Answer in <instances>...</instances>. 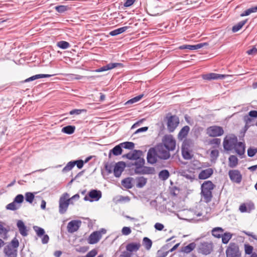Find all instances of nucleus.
I'll use <instances>...</instances> for the list:
<instances>
[{
  "label": "nucleus",
  "instance_id": "obj_10",
  "mask_svg": "<svg viewBox=\"0 0 257 257\" xmlns=\"http://www.w3.org/2000/svg\"><path fill=\"white\" fill-rule=\"evenodd\" d=\"M33 229L36 232L37 235L39 237H42V243L46 244L49 242V237L47 234H45V230L38 226H34Z\"/></svg>",
  "mask_w": 257,
  "mask_h": 257
},
{
  "label": "nucleus",
  "instance_id": "obj_24",
  "mask_svg": "<svg viewBox=\"0 0 257 257\" xmlns=\"http://www.w3.org/2000/svg\"><path fill=\"white\" fill-rule=\"evenodd\" d=\"M233 149L235 150V152L238 155L241 156L244 154L245 146L242 143L238 142Z\"/></svg>",
  "mask_w": 257,
  "mask_h": 257
},
{
  "label": "nucleus",
  "instance_id": "obj_14",
  "mask_svg": "<svg viewBox=\"0 0 257 257\" xmlns=\"http://www.w3.org/2000/svg\"><path fill=\"white\" fill-rule=\"evenodd\" d=\"M158 154L154 148H150L147 153V159L149 163L154 164L157 161Z\"/></svg>",
  "mask_w": 257,
  "mask_h": 257
},
{
  "label": "nucleus",
  "instance_id": "obj_13",
  "mask_svg": "<svg viewBox=\"0 0 257 257\" xmlns=\"http://www.w3.org/2000/svg\"><path fill=\"white\" fill-rule=\"evenodd\" d=\"M88 195L91 199H89L87 196H85L84 198L85 201H97L101 197V192L99 190H92L89 192Z\"/></svg>",
  "mask_w": 257,
  "mask_h": 257
},
{
  "label": "nucleus",
  "instance_id": "obj_35",
  "mask_svg": "<svg viewBox=\"0 0 257 257\" xmlns=\"http://www.w3.org/2000/svg\"><path fill=\"white\" fill-rule=\"evenodd\" d=\"M238 159L234 155H231L228 159V165L230 168H234L238 164Z\"/></svg>",
  "mask_w": 257,
  "mask_h": 257
},
{
  "label": "nucleus",
  "instance_id": "obj_33",
  "mask_svg": "<svg viewBox=\"0 0 257 257\" xmlns=\"http://www.w3.org/2000/svg\"><path fill=\"white\" fill-rule=\"evenodd\" d=\"M133 178L128 177L121 181V185L126 189H131L133 187Z\"/></svg>",
  "mask_w": 257,
  "mask_h": 257
},
{
  "label": "nucleus",
  "instance_id": "obj_51",
  "mask_svg": "<svg viewBox=\"0 0 257 257\" xmlns=\"http://www.w3.org/2000/svg\"><path fill=\"white\" fill-rule=\"evenodd\" d=\"M182 154L184 159L186 160H189L191 158V156L190 153L188 151L186 150L184 148H182Z\"/></svg>",
  "mask_w": 257,
  "mask_h": 257
},
{
  "label": "nucleus",
  "instance_id": "obj_41",
  "mask_svg": "<svg viewBox=\"0 0 257 257\" xmlns=\"http://www.w3.org/2000/svg\"><path fill=\"white\" fill-rule=\"evenodd\" d=\"M247 20L242 21L241 22H239L238 23H237L236 25L233 26L232 28V31L233 32H236L238 31L239 30L241 29V28L245 25V24L246 23Z\"/></svg>",
  "mask_w": 257,
  "mask_h": 257
},
{
  "label": "nucleus",
  "instance_id": "obj_54",
  "mask_svg": "<svg viewBox=\"0 0 257 257\" xmlns=\"http://www.w3.org/2000/svg\"><path fill=\"white\" fill-rule=\"evenodd\" d=\"M219 155V152L217 150H212L210 153L211 161H214L217 159Z\"/></svg>",
  "mask_w": 257,
  "mask_h": 257
},
{
  "label": "nucleus",
  "instance_id": "obj_29",
  "mask_svg": "<svg viewBox=\"0 0 257 257\" xmlns=\"http://www.w3.org/2000/svg\"><path fill=\"white\" fill-rule=\"evenodd\" d=\"M247 207L245 204H241L239 208V210L241 212H250L251 210L254 209L253 204H248Z\"/></svg>",
  "mask_w": 257,
  "mask_h": 257
},
{
  "label": "nucleus",
  "instance_id": "obj_27",
  "mask_svg": "<svg viewBox=\"0 0 257 257\" xmlns=\"http://www.w3.org/2000/svg\"><path fill=\"white\" fill-rule=\"evenodd\" d=\"M201 194L202 199L205 202L208 203L211 201L212 198V191L201 190Z\"/></svg>",
  "mask_w": 257,
  "mask_h": 257
},
{
  "label": "nucleus",
  "instance_id": "obj_1",
  "mask_svg": "<svg viewBox=\"0 0 257 257\" xmlns=\"http://www.w3.org/2000/svg\"><path fill=\"white\" fill-rule=\"evenodd\" d=\"M19 245L18 239L15 237L10 243L6 245L4 249V252L7 257H17V248Z\"/></svg>",
  "mask_w": 257,
  "mask_h": 257
},
{
  "label": "nucleus",
  "instance_id": "obj_19",
  "mask_svg": "<svg viewBox=\"0 0 257 257\" xmlns=\"http://www.w3.org/2000/svg\"><path fill=\"white\" fill-rule=\"evenodd\" d=\"M225 77V75L219 74L214 73H210L202 75V78L204 80H211L215 79H222Z\"/></svg>",
  "mask_w": 257,
  "mask_h": 257
},
{
  "label": "nucleus",
  "instance_id": "obj_60",
  "mask_svg": "<svg viewBox=\"0 0 257 257\" xmlns=\"http://www.w3.org/2000/svg\"><path fill=\"white\" fill-rule=\"evenodd\" d=\"M97 254V251L95 249H93L88 252L86 257H94Z\"/></svg>",
  "mask_w": 257,
  "mask_h": 257
},
{
  "label": "nucleus",
  "instance_id": "obj_28",
  "mask_svg": "<svg viewBox=\"0 0 257 257\" xmlns=\"http://www.w3.org/2000/svg\"><path fill=\"white\" fill-rule=\"evenodd\" d=\"M141 246L140 243L133 242L127 244L126 249L130 252L136 251L138 250Z\"/></svg>",
  "mask_w": 257,
  "mask_h": 257
},
{
  "label": "nucleus",
  "instance_id": "obj_63",
  "mask_svg": "<svg viewBox=\"0 0 257 257\" xmlns=\"http://www.w3.org/2000/svg\"><path fill=\"white\" fill-rule=\"evenodd\" d=\"M247 53L248 55H255L257 54V49L255 47H253L251 49L248 50L247 51Z\"/></svg>",
  "mask_w": 257,
  "mask_h": 257
},
{
  "label": "nucleus",
  "instance_id": "obj_2",
  "mask_svg": "<svg viewBox=\"0 0 257 257\" xmlns=\"http://www.w3.org/2000/svg\"><path fill=\"white\" fill-rule=\"evenodd\" d=\"M69 195L67 193H64L60 197L59 200V212L60 214H64L70 204H73L71 202V199H69Z\"/></svg>",
  "mask_w": 257,
  "mask_h": 257
},
{
  "label": "nucleus",
  "instance_id": "obj_20",
  "mask_svg": "<svg viewBox=\"0 0 257 257\" xmlns=\"http://www.w3.org/2000/svg\"><path fill=\"white\" fill-rule=\"evenodd\" d=\"M213 173V170L212 168H207L202 170L198 175L200 179H206L209 178Z\"/></svg>",
  "mask_w": 257,
  "mask_h": 257
},
{
  "label": "nucleus",
  "instance_id": "obj_58",
  "mask_svg": "<svg viewBox=\"0 0 257 257\" xmlns=\"http://www.w3.org/2000/svg\"><path fill=\"white\" fill-rule=\"evenodd\" d=\"M245 252L246 254H250L252 253L253 247L252 246L248 244H245L244 246Z\"/></svg>",
  "mask_w": 257,
  "mask_h": 257
},
{
  "label": "nucleus",
  "instance_id": "obj_5",
  "mask_svg": "<svg viewBox=\"0 0 257 257\" xmlns=\"http://www.w3.org/2000/svg\"><path fill=\"white\" fill-rule=\"evenodd\" d=\"M106 233V230L102 228L100 230L93 232L89 236L87 241L90 244L97 243L102 237V234Z\"/></svg>",
  "mask_w": 257,
  "mask_h": 257
},
{
  "label": "nucleus",
  "instance_id": "obj_7",
  "mask_svg": "<svg viewBox=\"0 0 257 257\" xmlns=\"http://www.w3.org/2000/svg\"><path fill=\"white\" fill-rule=\"evenodd\" d=\"M158 157L161 159L167 160L170 157V151H168L161 144L158 145L156 148Z\"/></svg>",
  "mask_w": 257,
  "mask_h": 257
},
{
  "label": "nucleus",
  "instance_id": "obj_30",
  "mask_svg": "<svg viewBox=\"0 0 257 257\" xmlns=\"http://www.w3.org/2000/svg\"><path fill=\"white\" fill-rule=\"evenodd\" d=\"M136 187L141 188L146 185L147 182V179L144 177H139L136 178Z\"/></svg>",
  "mask_w": 257,
  "mask_h": 257
},
{
  "label": "nucleus",
  "instance_id": "obj_18",
  "mask_svg": "<svg viewBox=\"0 0 257 257\" xmlns=\"http://www.w3.org/2000/svg\"><path fill=\"white\" fill-rule=\"evenodd\" d=\"M17 226L20 233L23 236H26L28 234V230L24 222L22 220H18L17 222Z\"/></svg>",
  "mask_w": 257,
  "mask_h": 257
},
{
  "label": "nucleus",
  "instance_id": "obj_8",
  "mask_svg": "<svg viewBox=\"0 0 257 257\" xmlns=\"http://www.w3.org/2000/svg\"><path fill=\"white\" fill-rule=\"evenodd\" d=\"M213 250V243L211 242H203L198 247V252L204 255L210 254Z\"/></svg>",
  "mask_w": 257,
  "mask_h": 257
},
{
  "label": "nucleus",
  "instance_id": "obj_21",
  "mask_svg": "<svg viewBox=\"0 0 257 257\" xmlns=\"http://www.w3.org/2000/svg\"><path fill=\"white\" fill-rule=\"evenodd\" d=\"M119 65H121V64L118 63H109L105 66H104L100 68L96 69L95 71L96 72H103L108 70L112 69Z\"/></svg>",
  "mask_w": 257,
  "mask_h": 257
},
{
  "label": "nucleus",
  "instance_id": "obj_47",
  "mask_svg": "<svg viewBox=\"0 0 257 257\" xmlns=\"http://www.w3.org/2000/svg\"><path fill=\"white\" fill-rule=\"evenodd\" d=\"M75 166V164L73 161H70L68 162L65 167L63 168L62 170L63 173H66L70 170H71Z\"/></svg>",
  "mask_w": 257,
  "mask_h": 257
},
{
  "label": "nucleus",
  "instance_id": "obj_43",
  "mask_svg": "<svg viewBox=\"0 0 257 257\" xmlns=\"http://www.w3.org/2000/svg\"><path fill=\"white\" fill-rule=\"evenodd\" d=\"M143 244L147 250H150L152 245V241L149 238L145 237L143 238Z\"/></svg>",
  "mask_w": 257,
  "mask_h": 257
},
{
  "label": "nucleus",
  "instance_id": "obj_6",
  "mask_svg": "<svg viewBox=\"0 0 257 257\" xmlns=\"http://www.w3.org/2000/svg\"><path fill=\"white\" fill-rule=\"evenodd\" d=\"M226 254L227 257H240L241 252L238 245L235 243H230L226 250Z\"/></svg>",
  "mask_w": 257,
  "mask_h": 257
},
{
  "label": "nucleus",
  "instance_id": "obj_42",
  "mask_svg": "<svg viewBox=\"0 0 257 257\" xmlns=\"http://www.w3.org/2000/svg\"><path fill=\"white\" fill-rule=\"evenodd\" d=\"M257 12V6L255 7H251L246 10H245L243 13L240 14L241 17H244L249 15L250 14L253 13Z\"/></svg>",
  "mask_w": 257,
  "mask_h": 257
},
{
  "label": "nucleus",
  "instance_id": "obj_55",
  "mask_svg": "<svg viewBox=\"0 0 257 257\" xmlns=\"http://www.w3.org/2000/svg\"><path fill=\"white\" fill-rule=\"evenodd\" d=\"M257 153L256 148H249L247 150V155L250 157H253Z\"/></svg>",
  "mask_w": 257,
  "mask_h": 257
},
{
  "label": "nucleus",
  "instance_id": "obj_37",
  "mask_svg": "<svg viewBox=\"0 0 257 257\" xmlns=\"http://www.w3.org/2000/svg\"><path fill=\"white\" fill-rule=\"evenodd\" d=\"M196 247V244L194 242L189 243L188 245L182 247V251L186 253L191 252Z\"/></svg>",
  "mask_w": 257,
  "mask_h": 257
},
{
  "label": "nucleus",
  "instance_id": "obj_57",
  "mask_svg": "<svg viewBox=\"0 0 257 257\" xmlns=\"http://www.w3.org/2000/svg\"><path fill=\"white\" fill-rule=\"evenodd\" d=\"M132 232L131 229L129 227H123L121 230V233L124 235H128Z\"/></svg>",
  "mask_w": 257,
  "mask_h": 257
},
{
  "label": "nucleus",
  "instance_id": "obj_9",
  "mask_svg": "<svg viewBox=\"0 0 257 257\" xmlns=\"http://www.w3.org/2000/svg\"><path fill=\"white\" fill-rule=\"evenodd\" d=\"M207 134L210 137H219L223 134L224 131L222 127L213 125L207 128Z\"/></svg>",
  "mask_w": 257,
  "mask_h": 257
},
{
  "label": "nucleus",
  "instance_id": "obj_25",
  "mask_svg": "<svg viewBox=\"0 0 257 257\" xmlns=\"http://www.w3.org/2000/svg\"><path fill=\"white\" fill-rule=\"evenodd\" d=\"M214 185L210 181H205L201 185V190L212 191L214 189Z\"/></svg>",
  "mask_w": 257,
  "mask_h": 257
},
{
  "label": "nucleus",
  "instance_id": "obj_32",
  "mask_svg": "<svg viewBox=\"0 0 257 257\" xmlns=\"http://www.w3.org/2000/svg\"><path fill=\"white\" fill-rule=\"evenodd\" d=\"M54 75H49V74H37L34 76H32L25 80V82H27L31 81H33L36 80L37 79L42 78H47L50 77Z\"/></svg>",
  "mask_w": 257,
  "mask_h": 257
},
{
  "label": "nucleus",
  "instance_id": "obj_62",
  "mask_svg": "<svg viewBox=\"0 0 257 257\" xmlns=\"http://www.w3.org/2000/svg\"><path fill=\"white\" fill-rule=\"evenodd\" d=\"M243 120L245 122V123H246L247 124H250L253 119L251 118V117L249 116L248 115H245L243 117Z\"/></svg>",
  "mask_w": 257,
  "mask_h": 257
},
{
  "label": "nucleus",
  "instance_id": "obj_61",
  "mask_svg": "<svg viewBox=\"0 0 257 257\" xmlns=\"http://www.w3.org/2000/svg\"><path fill=\"white\" fill-rule=\"evenodd\" d=\"M84 111V109H75L71 110L69 112L70 114L71 115H78L80 114L82 111Z\"/></svg>",
  "mask_w": 257,
  "mask_h": 257
},
{
  "label": "nucleus",
  "instance_id": "obj_26",
  "mask_svg": "<svg viewBox=\"0 0 257 257\" xmlns=\"http://www.w3.org/2000/svg\"><path fill=\"white\" fill-rule=\"evenodd\" d=\"M189 131L190 127L188 125L184 126L179 132L178 138L180 140H182L187 137Z\"/></svg>",
  "mask_w": 257,
  "mask_h": 257
},
{
  "label": "nucleus",
  "instance_id": "obj_64",
  "mask_svg": "<svg viewBox=\"0 0 257 257\" xmlns=\"http://www.w3.org/2000/svg\"><path fill=\"white\" fill-rule=\"evenodd\" d=\"M248 115L251 117L257 118V111L251 110L248 112Z\"/></svg>",
  "mask_w": 257,
  "mask_h": 257
},
{
  "label": "nucleus",
  "instance_id": "obj_56",
  "mask_svg": "<svg viewBox=\"0 0 257 257\" xmlns=\"http://www.w3.org/2000/svg\"><path fill=\"white\" fill-rule=\"evenodd\" d=\"M68 7L66 6H58L55 7V10L59 13H63L67 10Z\"/></svg>",
  "mask_w": 257,
  "mask_h": 257
},
{
  "label": "nucleus",
  "instance_id": "obj_52",
  "mask_svg": "<svg viewBox=\"0 0 257 257\" xmlns=\"http://www.w3.org/2000/svg\"><path fill=\"white\" fill-rule=\"evenodd\" d=\"M8 231L9 230L6 228L4 227L2 224H0V235L2 237H6Z\"/></svg>",
  "mask_w": 257,
  "mask_h": 257
},
{
  "label": "nucleus",
  "instance_id": "obj_48",
  "mask_svg": "<svg viewBox=\"0 0 257 257\" xmlns=\"http://www.w3.org/2000/svg\"><path fill=\"white\" fill-rule=\"evenodd\" d=\"M122 148L132 150L135 147L134 143L130 142H126L120 144Z\"/></svg>",
  "mask_w": 257,
  "mask_h": 257
},
{
  "label": "nucleus",
  "instance_id": "obj_45",
  "mask_svg": "<svg viewBox=\"0 0 257 257\" xmlns=\"http://www.w3.org/2000/svg\"><path fill=\"white\" fill-rule=\"evenodd\" d=\"M121 148L122 147L120 144L117 145L110 150V152H111L115 156L119 155L122 153Z\"/></svg>",
  "mask_w": 257,
  "mask_h": 257
},
{
  "label": "nucleus",
  "instance_id": "obj_23",
  "mask_svg": "<svg viewBox=\"0 0 257 257\" xmlns=\"http://www.w3.org/2000/svg\"><path fill=\"white\" fill-rule=\"evenodd\" d=\"M206 43H200L197 45H183L180 46V49H189V50H197L201 48L203 46L206 45Z\"/></svg>",
  "mask_w": 257,
  "mask_h": 257
},
{
  "label": "nucleus",
  "instance_id": "obj_44",
  "mask_svg": "<svg viewBox=\"0 0 257 257\" xmlns=\"http://www.w3.org/2000/svg\"><path fill=\"white\" fill-rule=\"evenodd\" d=\"M35 194H36V192H26L25 193V199L26 201L29 203H32L35 198Z\"/></svg>",
  "mask_w": 257,
  "mask_h": 257
},
{
  "label": "nucleus",
  "instance_id": "obj_31",
  "mask_svg": "<svg viewBox=\"0 0 257 257\" xmlns=\"http://www.w3.org/2000/svg\"><path fill=\"white\" fill-rule=\"evenodd\" d=\"M145 164V160L143 158L139 157V159H137L136 160V162L134 164L135 166V172L136 173L138 170H140V169L144 166Z\"/></svg>",
  "mask_w": 257,
  "mask_h": 257
},
{
  "label": "nucleus",
  "instance_id": "obj_53",
  "mask_svg": "<svg viewBox=\"0 0 257 257\" xmlns=\"http://www.w3.org/2000/svg\"><path fill=\"white\" fill-rule=\"evenodd\" d=\"M24 198L22 194H18L14 199V201L17 204H21L24 201Z\"/></svg>",
  "mask_w": 257,
  "mask_h": 257
},
{
  "label": "nucleus",
  "instance_id": "obj_36",
  "mask_svg": "<svg viewBox=\"0 0 257 257\" xmlns=\"http://www.w3.org/2000/svg\"><path fill=\"white\" fill-rule=\"evenodd\" d=\"M128 28L129 27L127 26H125V27L118 28L117 29H115L114 30L111 31L109 33V34L112 36H116L118 34L123 33L124 32L126 31L128 29Z\"/></svg>",
  "mask_w": 257,
  "mask_h": 257
},
{
  "label": "nucleus",
  "instance_id": "obj_15",
  "mask_svg": "<svg viewBox=\"0 0 257 257\" xmlns=\"http://www.w3.org/2000/svg\"><path fill=\"white\" fill-rule=\"evenodd\" d=\"M228 175L230 180L234 182L239 183L241 181L242 176L238 170H230L228 172Z\"/></svg>",
  "mask_w": 257,
  "mask_h": 257
},
{
  "label": "nucleus",
  "instance_id": "obj_46",
  "mask_svg": "<svg viewBox=\"0 0 257 257\" xmlns=\"http://www.w3.org/2000/svg\"><path fill=\"white\" fill-rule=\"evenodd\" d=\"M20 207V205H18L14 201H13V202L8 204L6 206L7 209L13 210V211L16 210L18 209Z\"/></svg>",
  "mask_w": 257,
  "mask_h": 257
},
{
  "label": "nucleus",
  "instance_id": "obj_59",
  "mask_svg": "<svg viewBox=\"0 0 257 257\" xmlns=\"http://www.w3.org/2000/svg\"><path fill=\"white\" fill-rule=\"evenodd\" d=\"M75 165H76L78 169H81L84 165V161L82 160L73 161Z\"/></svg>",
  "mask_w": 257,
  "mask_h": 257
},
{
  "label": "nucleus",
  "instance_id": "obj_16",
  "mask_svg": "<svg viewBox=\"0 0 257 257\" xmlns=\"http://www.w3.org/2000/svg\"><path fill=\"white\" fill-rule=\"evenodd\" d=\"M125 167V164L123 162H119L115 164L113 168V174L115 177H119Z\"/></svg>",
  "mask_w": 257,
  "mask_h": 257
},
{
  "label": "nucleus",
  "instance_id": "obj_49",
  "mask_svg": "<svg viewBox=\"0 0 257 257\" xmlns=\"http://www.w3.org/2000/svg\"><path fill=\"white\" fill-rule=\"evenodd\" d=\"M57 46L62 49H66L70 47V44L68 42L64 41H61L58 42L57 44Z\"/></svg>",
  "mask_w": 257,
  "mask_h": 257
},
{
  "label": "nucleus",
  "instance_id": "obj_11",
  "mask_svg": "<svg viewBox=\"0 0 257 257\" xmlns=\"http://www.w3.org/2000/svg\"><path fill=\"white\" fill-rule=\"evenodd\" d=\"M179 122V118L175 115H172L168 118L167 127L170 132H173Z\"/></svg>",
  "mask_w": 257,
  "mask_h": 257
},
{
  "label": "nucleus",
  "instance_id": "obj_22",
  "mask_svg": "<svg viewBox=\"0 0 257 257\" xmlns=\"http://www.w3.org/2000/svg\"><path fill=\"white\" fill-rule=\"evenodd\" d=\"M141 152L138 150H134L132 152L127 153L126 155H123V157H126L129 160H136L140 157V154Z\"/></svg>",
  "mask_w": 257,
  "mask_h": 257
},
{
  "label": "nucleus",
  "instance_id": "obj_38",
  "mask_svg": "<svg viewBox=\"0 0 257 257\" xmlns=\"http://www.w3.org/2000/svg\"><path fill=\"white\" fill-rule=\"evenodd\" d=\"M159 178L163 181L166 180L170 176V173L167 170H163L159 173Z\"/></svg>",
  "mask_w": 257,
  "mask_h": 257
},
{
  "label": "nucleus",
  "instance_id": "obj_3",
  "mask_svg": "<svg viewBox=\"0 0 257 257\" xmlns=\"http://www.w3.org/2000/svg\"><path fill=\"white\" fill-rule=\"evenodd\" d=\"M162 141L161 144L168 151H173L175 150L176 142L175 139L172 135H168L164 136Z\"/></svg>",
  "mask_w": 257,
  "mask_h": 257
},
{
  "label": "nucleus",
  "instance_id": "obj_40",
  "mask_svg": "<svg viewBox=\"0 0 257 257\" xmlns=\"http://www.w3.org/2000/svg\"><path fill=\"white\" fill-rule=\"evenodd\" d=\"M232 234L230 232H225L223 233L222 235L221 236L222 238V242L224 244H227L229 240L232 237Z\"/></svg>",
  "mask_w": 257,
  "mask_h": 257
},
{
  "label": "nucleus",
  "instance_id": "obj_34",
  "mask_svg": "<svg viewBox=\"0 0 257 257\" xmlns=\"http://www.w3.org/2000/svg\"><path fill=\"white\" fill-rule=\"evenodd\" d=\"M223 233V229L221 227H215L212 230V234L215 237L220 238Z\"/></svg>",
  "mask_w": 257,
  "mask_h": 257
},
{
  "label": "nucleus",
  "instance_id": "obj_39",
  "mask_svg": "<svg viewBox=\"0 0 257 257\" xmlns=\"http://www.w3.org/2000/svg\"><path fill=\"white\" fill-rule=\"evenodd\" d=\"M75 130V126L73 125H67L62 128V132L64 133L71 135L73 134Z\"/></svg>",
  "mask_w": 257,
  "mask_h": 257
},
{
  "label": "nucleus",
  "instance_id": "obj_4",
  "mask_svg": "<svg viewBox=\"0 0 257 257\" xmlns=\"http://www.w3.org/2000/svg\"><path fill=\"white\" fill-rule=\"evenodd\" d=\"M237 138L234 135L227 136L223 141V147L225 150L230 151L233 149L237 145Z\"/></svg>",
  "mask_w": 257,
  "mask_h": 257
},
{
  "label": "nucleus",
  "instance_id": "obj_17",
  "mask_svg": "<svg viewBox=\"0 0 257 257\" xmlns=\"http://www.w3.org/2000/svg\"><path fill=\"white\" fill-rule=\"evenodd\" d=\"M138 170V169H137ZM156 173L155 168L147 166H143L140 170H138V172L136 173L137 174H143V175H153Z\"/></svg>",
  "mask_w": 257,
  "mask_h": 257
},
{
  "label": "nucleus",
  "instance_id": "obj_50",
  "mask_svg": "<svg viewBox=\"0 0 257 257\" xmlns=\"http://www.w3.org/2000/svg\"><path fill=\"white\" fill-rule=\"evenodd\" d=\"M143 97V94L139 95L136 97H134L133 98H132L128 100L126 103L125 104H133L134 103H136L139 101H140L142 97Z\"/></svg>",
  "mask_w": 257,
  "mask_h": 257
},
{
  "label": "nucleus",
  "instance_id": "obj_12",
  "mask_svg": "<svg viewBox=\"0 0 257 257\" xmlns=\"http://www.w3.org/2000/svg\"><path fill=\"white\" fill-rule=\"evenodd\" d=\"M81 221L79 220H73L70 221L67 226V231L72 233L77 231L81 225Z\"/></svg>",
  "mask_w": 257,
  "mask_h": 257
}]
</instances>
